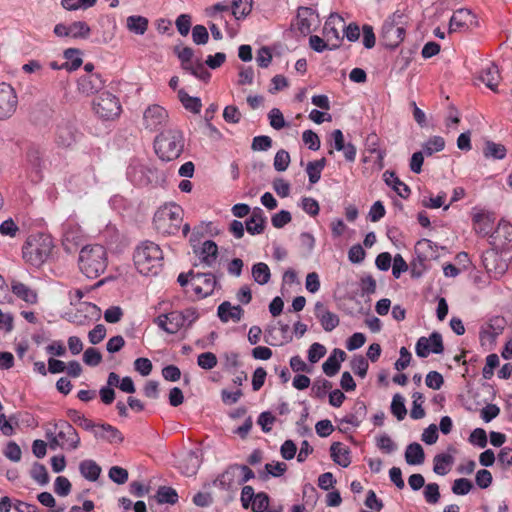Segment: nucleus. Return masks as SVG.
Segmentation results:
<instances>
[{"instance_id": "1", "label": "nucleus", "mask_w": 512, "mask_h": 512, "mask_svg": "<svg viewBox=\"0 0 512 512\" xmlns=\"http://www.w3.org/2000/svg\"><path fill=\"white\" fill-rule=\"evenodd\" d=\"M163 252L160 246L152 241H142L134 250L133 261L142 275H157L163 266Z\"/></svg>"}, {"instance_id": "2", "label": "nucleus", "mask_w": 512, "mask_h": 512, "mask_svg": "<svg viewBox=\"0 0 512 512\" xmlns=\"http://www.w3.org/2000/svg\"><path fill=\"white\" fill-rule=\"evenodd\" d=\"M107 263V251L102 245H87L80 251L79 268L87 278L100 276L106 270Z\"/></svg>"}, {"instance_id": "3", "label": "nucleus", "mask_w": 512, "mask_h": 512, "mask_svg": "<svg viewBox=\"0 0 512 512\" xmlns=\"http://www.w3.org/2000/svg\"><path fill=\"white\" fill-rule=\"evenodd\" d=\"M184 149V137L180 130L169 128L162 131L154 140L155 153L162 161L177 159Z\"/></svg>"}, {"instance_id": "4", "label": "nucleus", "mask_w": 512, "mask_h": 512, "mask_svg": "<svg viewBox=\"0 0 512 512\" xmlns=\"http://www.w3.org/2000/svg\"><path fill=\"white\" fill-rule=\"evenodd\" d=\"M52 238L43 233L30 235L22 248L23 258L33 266L39 267L50 257L53 249Z\"/></svg>"}, {"instance_id": "5", "label": "nucleus", "mask_w": 512, "mask_h": 512, "mask_svg": "<svg viewBox=\"0 0 512 512\" xmlns=\"http://www.w3.org/2000/svg\"><path fill=\"white\" fill-rule=\"evenodd\" d=\"M183 209L177 204H166L154 214L153 224L162 235H176L181 227Z\"/></svg>"}, {"instance_id": "6", "label": "nucleus", "mask_w": 512, "mask_h": 512, "mask_svg": "<svg viewBox=\"0 0 512 512\" xmlns=\"http://www.w3.org/2000/svg\"><path fill=\"white\" fill-rule=\"evenodd\" d=\"M94 112L104 120H112L121 112L119 99L108 91L101 92L93 100Z\"/></svg>"}, {"instance_id": "7", "label": "nucleus", "mask_w": 512, "mask_h": 512, "mask_svg": "<svg viewBox=\"0 0 512 512\" xmlns=\"http://www.w3.org/2000/svg\"><path fill=\"white\" fill-rule=\"evenodd\" d=\"M54 433L61 442L62 449L76 450L80 445V437L76 429L65 420L54 424Z\"/></svg>"}, {"instance_id": "8", "label": "nucleus", "mask_w": 512, "mask_h": 512, "mask_svg": "<svg viewBox=\"0 0 512 512\" xmlns=\"http://www.w3.org/2000/svg\"><path fill=\"white\" fill-rule=\"evenodd\" d=\"M155 173V169L138 160H132L127 168L128 179L137 186H147L151 184Z\"/></svg>"}, {"instance_id": "9", "label": "nucleus", "mask_w": 512, "mask_h": 512, "mask_svg": "<svg viewBox=\"0 0 512 512\" xmlns=\"http://www.w3.org/2000/svg\"><path fill=\"white\" fill-rule=\"evenodd\" d=\"M416 354L420 358H426L430 353L441 354L444 351L442 335L434 331L429 337H420L415 346Z\"/></svg>"}, {"instance_id": "10", "label": "nucleus", "mask_w": 512, "mask_h": 512, "mask_svg": "<svg viewBox=\"0 0 512 512\" xmlns=\"http://www.w3.org/2000/svg\"><path fill=\"white\" fill-rule=\"evenodd\" d=\"M340 29H344V19L337 13H331L323 27V36L330 43L332 49H338L343 39Z\"/></svg>"}, {"instance_id": "11", "label": "nucleus", "mask_w": 512, "mask_h": 512, "mask_svg": "<svg viewBox=\"0 0 512 512\" xmlns=\"http://www.w3.org/2000/svg\"><path fill=\"white\" fill-rule=\"evenodd\" d=\"M17 95L14 88L7 83H0V120L10 118L17 108Z\"/></svg>"}, {"instance_id": "12", "label": "nucleus", "mask_w": 512, "mask_h": 512, "mask_svg": "<svg viewBox=\"0 0 512 512\" xmlns=\"http://www.w3.org/2000/svg\"><path fill=\"white\" fill-rule=\"evenodd\" d=\"M167 111L159 105L149 106L143 114V125L150 131L160 129L167 121Z\"/></svg>"}, {"instance_id": "13", "label": "nucleus", "mask_w": 512, "mask_h": 512, "mask_svg": "<svg viewBox=\"0 0 512 512\" xmlns=\"http://www.w3.org/2000/svg\"><path fill=\"white\" fill-rule=\"evenodd\" d=\"M217 280L212 273H195L192 287L199 298H206L214 292Z\"/></svg>"}, {"instance_id": "14", "label": "nucleus", "mask_w": 512, "mask_h": 512, "mask_svg": "<svg viewBox=\"0 0 512 512\" xmlns=\"http://www.w3.org/2000/svg\"><path fill=\"white\" fill-rule=\"evenodd\" d=\"M405 27L394 26L390 22L384 21L381 28V39L387 48H396L405 37Z\"/></svg>"}, {"instance_id": "15", "label": "nucleus", "mask_w": 512, "mask_h": 512, "mask_svg": "<svg viewBox=\"0 0 512 512\" xmlns=\"http://www.w3.org/2000/svg\"><path fill=\"white\" fill-rule=\"evenodd\" d=\"M154 323L168 334H175L184 327L180 311L161 314L154 319Z\"/></svg>"}, {"instance_id": "16", "label": "nucleus", "mask_w": 512, "mask_h": 512, "mask_svg": "<svg viewBox=\"0 0 512 512\" xmlns=\"http://www.w3.org/2000/svg\"><path fill=\"white\" fill-rule=\"evenodd\" d=\"M77 131L69 121H62L57 125L55 142L58 146L68 148L76 142Z\"/></svg>"}, {"instance_id": "17", "label": "nucleus", "mask_w": 512, "mask_h": 512, "mask_svg": "<svg viewBox=\"0 0 512 512\" xmlns=\"http://www.w3.org/2000/svg\"><path fill=\"white\" fill-rule=\"evenodd\" d=\"M473 24H476L475 15L469 9H458L450 19L449 33L468 29Z\"/></svg>"}, {"instance_id": "18", "label": "nucleus", "mask_w": 512, "mask_h": 512, "mask_svg": "<svg viewBox=\"0 0 512 512\" xmlns=\"http://www.w3.org/2000/svg\"><path fill=\"white\" fill-rule=\"evenodd\" d=\"M92 433L96 439L105 440L110 444H119L124 440L120 430L108 423L97 424Z\"/></svg>"}, {"instance_id": "19", "label": "nucleus", "mask_w": 512, "mask_h": 512, "mask_svg": "<svg viewBox=\"0 0 512 512\" xmlns=\"http://www.w3.org/2000/svg\"><path fill=\"white\" fill-rule=\"evenodd\" d=\"M105 84L101 74H86L78 80V90L87 96L99 92Z\"/></svg>"}, {"instance_id": "20", "label": "nucleus", "mask_w": 512, "mask_h": 512, "mask_svg": "<svg viewBox=\"0 0 512 512\" xmlns=\"http://www.w3.org/2000/svg\"><path fill=\"white\" fill-rule=\"evenodd\" d=\"M315 316L326 332H331L339 325L338 315L326 309L325 305L320 301L315 304Z\"/></svg>"}, {"instance_id": "21", "label": "nucleus", "mask_w": 512, "mask_h": 512, "mask_svg": "<svg viewBox=\"0 0 512 512\" xmlns=\"http://www.w3.org/2000/svg\"><path fill=\"white\" fill-rule=\"evenodd\" d=\"M318 15L316 11L310 7L300 6L297 10L296 27L303 35H308L312 32V24L314 18Z\"/></svg>"}, {"instance_id": "22", "label": "nucleus", "mask_w": 512, "mask_h": 512, "mask_svg": "<svg viewBox=\"0 0 512 512\" xmlns=\"http://www.w3.org/2000/svg\"><path fill=\"white\" fill-rule=\"evenodd\" d=\"M217 315L223 323H238L244 315V310L240 305L233 306L229 301H224L218 306Z\"/></svg>"}, {"instance_id": "23", "label": "nucleus", "mask_w": 512, "mask_h": 512, "mask_svg": "<svg viewBox=\"0 0 512 512\" xmlns=\"http://www.w3.org/2000/svg\"><path fill=\"white\" fill-rule=\"evenodd\" d=\"M504 326V318L495 317L491 319L480 331V340L482 344L484 341H489L490 343L495 342L496 338L502 333Z\"/></svg>"}, {"instance_id": "24", "label": "nucleus", "mask_w": 512, "mask_h": 512, "mask_svg": "<svg viewBox=\"0 0 512 512\" xmlns=\"http://www.w3.org/2000/svg\"><path fill=\"white\" fill-rule=\"evenodd\" d=\"M26 160L32 172V181H40L42 178L41 172L43 168L42 153L40 152V150L36 147H30L26 152Z\"/></svg>"}, {"instance_id": "25", "label": "nucleus", "mask_w": 512, "mask_h": 512, "mask_svg": "<svg viewBox=\"0 0 512 512\" xmlns=\"http://www.w3.org/2000/svg\"><path fill=\"white\" fill-rule=\"evenodd\" d=\"M347 355L346 353L339 348H335L329 357L326 359V361L322 365L323 372L328 377L335 376L340 368H341V362H343L346 359Z\"/></svg>"}, {"instance_id": "26", "label": "nucleus", "mask_w": 512, "mask_h": 512, "mask_svg": "<svg viewBox=\"0 0 512 512\" xmlns=\"http://www.w3.org/2000/svg\"><path fill=\"white\" fill-rule=\"evenodd\" d=\"M201 465V458L197 450H190L181 459L179 467L186 476H193Z\"/></svg>"}, {"instance_id": "27", "label": "nucleus", "mask_w": 512, "mask_h": 512, "mask_svg": "<svg viewBox=\"0 0 512 512\" xmlns=\"http://www.w3.org/2000/svg\"><path fill=\"white\" fill-rule=\"evenodd\" d=\"M415 253L423 266L427 260L437 257V246L428 239H421L415 245Z\"/></svg>"}, {"instance_id": "28", "label": "nucleus", "mask_w": 512, "mask_h": 512, "mask_svg": "<svg viewBox=\"0 0 512 512\" xmlns=\"http://www.w3.org/2000/svg\"><path fill=\"white\" fill-rule=\"evenodd\" d=\"M385 183L390 186L401 198L407 199L411 190L407 184L402 182L393 171H385L383 174Z\"/></svg>"}, {"instance_id": "29", "label": "nucleus", "mask_w": 512, "mask_h": 512, "mask_svg": "<svg viewBox=\"0 0 512 512\" xmlns=\"http://www.w3.org/2000/svg\"><path fill=\"white\" fill-rule=\"evenodd\" d=\"M500 79L499 69L494 63H491L486 68L482 69L479 75V80L494 92L497 91Z\"/></svg>"}, {"instance_id": "30", "label": "nucleus", "mask_w": 512, "mask_h": 512, "mask_svg": "<svg viewBox=\"0 0 512 512\" xmlns=\"http://www.w3.org/2000/svg\"><path fill=\"white\" fill-rule=\"evenodd\" d=\"M503 240V244L512 243V224L505 219H501L497 228L490 235V244L496 245L497 240Z\"/></svg>"}, {"instance_id": "31", "label": "nucleus", "mask_w": 512, "mask_h": 512, "mask_svg": "<svg viewBox=\"0 0 512 512\" xmlns=\"http://www.w3.org/2000/svg\"><path fill=\"white\" fill-rule=\"evenodd\" d=\"M330 453L333 461L339 466L346 468L350 465V451L341 442L332 443L330 446Z\"/></svg>"}, {"instance_id": "32", "label": "nucleus", "mask_w": 512, "mask_h": 512, "mask_svg": "<svg viewBox=\"0 0 512 512\" xmlns=\"http://www.w3.org/2000/svg\"><path fill=\"white\" fill-rule=\"evenodd\" d=\"M237 471V464L228 466L227 469L214 480V485L221 490H232Z\"/></svg>"}, {"instance_id": "33", "label": "nucleus", "mask_w": 512, "mask_h": 512, "mask_svg": "<svg viewBox=\"0 0 512 512\" xmlns=\"http://www.w3.org/2000/svg\"><path fill=\"white\" fill-rule=\"evenodd\" d=\"M11 291L19 299L29 304H35L37 302V293L24 283L12 281Z\"/></svg>"}, {"instance_id": "34", "label": "nucleus", "mask_w": 512, "mask_h": 512, "mask_svg": "<svg viewBox=\"0 0 512 512\" xmlns=\"http://www.w3.org/2000/svg\"><path fill=\"white\" fill-rule=\"evenodd\" d=\"M101 467L91 459H86L80 462L79 472L86 480L95 482L101 474Z\"/></svg>"}, {"instance_id": "35", "label": "nucleus", "mask_w": 512, "mask_h": 512, "mask_svg": "<svg viewBox=\"0 0 512 512\" xmlns=\"http://www.w3.org/2000/svg\"><path fill=\"white\" fill-rule=\"evenodd\" d=\"M405 460L409 465L422 464L425 460L422 446L417 442L410 443L405 450Z\"/></svg>"}, {"instance_id": "36", "label": "nucleus", "mask_w": 512, "mask_h": 512, "mask_svg": "<svg viewBox=\"0 0 512 512\" xmlns=\"http://www.w3.org/2000/svg\"><path fill=\"white\" fill-rule=\"evenodd\" d=\"M218 256L217 244L212 240H207L203 243L199 257L202 263L207 266H212Z\"/></svg>"}, {"instance_id": "37", "label": "nucleus", "mask_w": 512, "mask_h": 512, "mask_svg": "<svg viewBox=\"0 0 512 512\" xmlns=\"http://www.w3.org/2000/svg\"><path fill=\"white\" fill-rule=\"evenodd\" d=\"M433 463L434 473L440 476H444L450 471V467L454 463V457L447 453L437 454L433 459Z\"/></svg>"}, {"instance_id": "38", "label": "nucleus", "mask_w": 512, "mask_h": 512, "mask_svg": "<svg viewBox=\"0 0 512 512\" xmlns=\"http://www.w3.org/2000/svg\"><path fill=\"white\" fill-rule=\"evenodd\" d=\"M149 21L140 15L129 16L126 20L127 29L137 35H143L148 29Z\"/></svg>"}, {"instance_id": "39", "label": "nucleus", "mask_w": 512, "mask_h": 512, "mask_svg": "<svg viewBox=\"0 0 512 512\" xmlns=\"http://www.w3.org/2000/svg\"><path fill=\"white\" fill-rule=\"evenodd\" d=\"M81 51L77 48H68L64 51V58L67 60L61 67H65L68 71L77 70L83 63L80 57Z\"/></svg>"}, {"instance_id": "40", "label": "nucleus", "mask_w": 512, "mask_h": 512, "mask_svg": "<svg viewBox=\"0 0 512 512\" xmlns=\"http://www.w3.org/2000/svg\"><path fill=\"white\" fill-rule=\"evenodd\" d=\"M326 164L327 160L324 157L319 160L308 162L306 172L308 174L310 184H316L320 180L321 173Z\"/></svg>"}, {"instance_id": "41", "label": "nucleus", "mask_w": 512, "mask_h": 512, "mask_svg": "<svg viewBox=\"0 0 512 512\" xmlns=\"http://www.w3.org/2000/svg\"><path fill=\"white\" fill-rule=\"evenodd\" d=\"M67 417L73 422L75 423L76 425L80 426L81 428H83L84 430L86 431H94L95 430V427H96V423H94L92 420L86 418L84 416V414H82L81 412H79L78 410H75V409H68L67 412Z\"/></svg>"}, {"instance_id": "42", "label": "nucleus", "mask_w": 512, "mask_h": 512, "mask_svg": "<svg viewBox=\"0 0 512 512\" xmlns=\"http://www.w3.org/2000/svg\"><path fill=\"white\" fill-rule=\"evenodd\" d=\"M252 7L253 0H232L231 10L233 16L240 20L251 13Z\"/></svg>"}, {"instance_id": "43", "label": "nucleus", "mask_w": 512, "mask_h": 512, "mask_svg": "<svg viewBox=\"0 0 512 512\" xmlns=\"http://www.w3.org/2000/svg\"><path fill=\"white\" fill-rule=\"evenodd\" d=\"M379 142H380V139H379L378 135L375 133H371L366 138L365 146L369 153L377 155V160L380 163V166L382 167L383 166L382 162L386 156V152L379 148Z\"/></svg>"}, {"instance_id": "44", "label": "nucleus", "mask_w": 512, "mask_h": 512, "mask_svg": "<svg viewBox=\"0 0 512 512\" xmlns=\"http://www.w3.org/2000/svg\"><path fill=\"white\" fill-rule=\"evenodd\" d=\"M63 230L64 231H63L62 243H63L64 249L68 252H71L79 244L80 236L78 234V230L70 229V225H64Z\"/></svg>"}, {"instance_id": "45", "label": "nucleus", "mask_w": 512, "mask_h": 512, "mask_svg": "<svg viewBox=\"0 0 512 512\" xmlns=\"http://www.w3.org/2000/svg\"><path fill=\"white\" fill-rule=\"evenodd\" d=\"M252 276L260 285H265L270 281L271 273L270 268L266 263L259 262L252 266Z\"/></svg>"}, {"instance_id": "46", "label": "nucleus", "mask_w": 512, "mask_h": 512, "mask_svg": "<svg viewBox=\"0 0 512 512\" xmlns=\"http://www.w3.org/2000/svg\"><path fill=\"white\" fill-rule=\"evenodd\" d=\"M178 97L185 109L192 113H199L202 107L201 100L198 97L190 96L185 90L178 91Z\"/></svg>"}, {"instance_id": "47", "label": "nucleus", "mask_w": 512, "mask_h": 512, "mask_svg": "<svg viewBox=\"0 0 512 512\" xmlns=\"http://www.w3.org/2000/svg\"><path fill=\"white\" fill-rule=\"evenodd\" d=\"M155 498L159 504H175L178 501V494L175 489L167 486H160Z\"/></svg>"}, {"instance_id": "48", "label": "nucleus", "mask_w": 512, "mask_h": 512, "mask_svg": "<svg viewBox=\"0 0 512 512\" xmlns=\"http://www.w3.org/2000/svg\"><path fill=\"white\" fill-rule=\"evenodd\" d=\"M507 150L504 145L495 143L493 141H487L484 148V156L486 158L492 157L497 160L504 159L506 157Z\"/></svg>"}, {"instance_id": "49", "label": "nucleus", "mask_w": 512, "mask_h": 512, "mask_svg": "<svg viewBox=\"0 0 512 512\" xmlns=\"http://www.w3.org/2000/svg\"><path fill=\"white\" fill-rule=\"evenodd\" d=\"M69 36L72 38L87 39L90 35L91 29L84 21H75L69 25Z\"/></svg>"}, {"instance_id": "50", "label": "nucleus", "mask_w": 512, "mask_h": 512, "mask_svg": "<svg viewBox=\"0 0 512 512\" xmlns=\"http://www.w3.org/2000/svg\"><path fill=\"white\" fill-rule=\"evenodd\" d=\"M174 53L177 55L178 59L181 62V67L183 70L191 69V65L193 63L194 51L190 47H179L176 46L174 48Z\"/></svg>"}, {"instance_id": "51", "label": "nucleus", "mask_w": 512, "mask_h": 512, "mask_svg": "<svg viewBox=\"0 0 512 512\" xmlns=\"http://www.w3.org/2000/svg\"><path fill=\"white\" fill-rule=\"evenodd\" d=\"M31 478L36 481L39 485L44 486L49 483V474L45 467V465L35 462L32 465L31 471H30Z\"/></svg>"}, {"instance_id": "52", "label": "nucleus", "mask_w": 512, "mask_h": 512, "mask_svg": "<svg viewBox=\"0 0 512 512\" xmlns=\"http://www.w3.org/2000/svg\"><path fill=\"white\" fill-rule=\"evenodd\" d=\"M390 409L397 420H403L407 414L405 398L399 393L395 394L392 398Z\"/></svg>"}, {"instance_id": "53", "label": "nucleus", "mask_w": 512, "mask_h": 512, "mask_svg": "<svg viewBox=\"0 0 512 512\" xmlns=\"http://www.w3.org/2000/svg\"><path fill=\"white\" fill-rule=\"evenodd\" d=\"M473 222L478 224V227L475 228L478 234L482 236H490V232L492 230V222L493 220L485 215V214H477L473 217Z\"/></svg>"}, {"instance_id": "54", "label": "nucleus", "mask_w": 512, "mask_h": 512, "mask_svg": "<svg viewBox=\"0 0 512 512\" xmlns=\"http://www.w3.org/2000/svg\"><path fill=\"white\" fill-rule=\"evenodd\" d=\"M412 398L413 402L410 417L415 420L422 419L425 416V410L422 407L424 402L423 394L420 392H414Z\"/></svg>"}, {"instance_id": "55", "label": "nucleus", "mask_w": 512, "mask_h": 512, "mask_svg": "<svg viewBox=\"0 0 512 512\" xmlns=\"http://www.w3.org/2000/svg\"><path fill=\"white\" fill-rule=\"evenodd\" d=\"M445 147V140L441 136H433L429 138L423 145L424 153L431 156L435 152H440Z\"/></svg>"}, {"instance_id": "56", "label": "nucleus", "mask_w": 512, "mask_h": 512, "mask_svg": "<svg viewBox=\"0 0 512 512\" xmlns=\"http://www.w3.org/2000/svg\"><path fill=\"white\" fill-rule=\"evenodd\" d=\"M287 470V465L284 462H276L275 464H265V473H260V477L266 480L269 476L280 477Z\"/></svg>"}, {"instance_id": "57", "label": "nucleus", "mask_w": 512, "mask_h": 512, "mask_svg": "<svg viewBox=\"0 0 512 512\" xmlns=\"http://www.w3.org/2000/svg\"><path fill=\"white\" fill-rule=\"evenodd\" d=\"M423 496L428 504H437L441 497L439 485L435 482L426 484L424 486Z\"/></svg>"}, {"instance_id": "58", "label": "nucleus", "mask_w": 512, "mask_h": 512, "mask_svg": "<svg viewBox=\"0 0 512 512\" xmlns=\"http://www.w3.org/2000/svg\"><path fill=\"white\" fill-rule=\"evenodd\" d=\"M368 367V361L362 355H356L351 360V369L356 375L360 376L361 378H364L366 376Z\"/></svg>"}, {"instance_id": "59", "label": "nucleus", "mask_w": 512, "mask_h": 512, "mask_svg": "<svg viewBox=\"0 0 512 512\" xmlns=\"http://www.w3.org/2000/svg\"><path fill=\"white\" fill-rule=\"evenodd\" d=\"M331 388H332V383L330 381H328L326 379L316 380L313 383V386L311 389L312 397L317 398V399H323L326 396L327 391L330 390Z\"/></svg>"}, {"instance_id": "60", "label": "nucleus", "mask_w": 512, "mask_h": 512, "mask_svg": "<svg viewBox=\"0 0 512 512\" xmlns=\"http://www.w3.org/2000/svg\"><path fill=\"white\" fill-rule=\"evenodd\" d=\"M499 357L497 354L492 353L486 357V364L482 370L484 379H491L494 375V369L499 366Z\"/></svg>"}, {"instance_id": "61", "label": "nucleus", "mask_w": 512, "mask_h": 512, "mask_svg": "<svg viewBox=\"0 0 512 512\" xmlns=\"http://www.w3.org/2000/svg\"><path fill=\"white\" fill-rule=\"evenodd\" d=\"M269 502V495L265 492H259L256 494L250 508L253 512H265L269 506Z\"/></svg>"}, {"instance_id": "62", "label": "nucleus", "mask_w": 512, "mask_h": 512, "mask_svg": "<svg viewBox=\"0 0 512 512\" xmlns=\"http://www.w3.org/2000/svg\"><path fill=\"white\" fill-rule=\"evenodd\" d=\"M289 164H290L289 153L284 149L277 151V153L274 157V164H273L275 170L278 172H283L288 168Z\"/></svg>"}, {"instance_id": "63", "label": "nucleus", "mask_w": 512, "mask_h": 512, "mask_svg": "<svg viewBox=\"0 0 512 512\" xmlns=\"http://www.w3.org/2000/svg\"><path fill=\"white\" fill-rule=\"evenodd\" d=\"M217 362V357L212 352L201 353L197 358V364L205 370L213 369L217 365Z\"/></svg>"}, {"instance_id": "64", "label": "nucleus", "mask_w": 512, "mask_h": 512, "mask_svg": "<svg viewBox=\"0 0 512 512\" xmlns=\"http://www.w3.org/2000/svg\"><path fill=\"white\" fill-rule=\"evenodd\" d=\"M83 361L88 366H98L102 361V354L96 348H87L83 354Z\"/></svg>"}]
</instances>
